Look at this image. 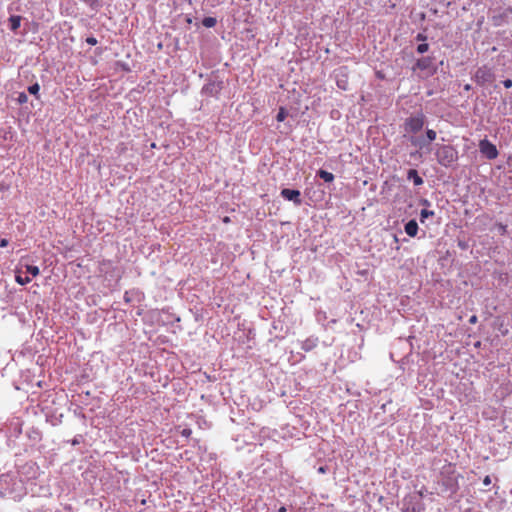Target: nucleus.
Here are the masks:
<instances>
[{
	"mask_svg": "<svg viewBox=\"0 0 512 512\" xmlns=\"http://www.w3.org/2000/svg\"><path fill=\"white\" fill-rule=\"evenodd\" d=\"M436 159L442 166L449 167L458 159V152L452 145H439L436 148Z\"/></svg>",
	"mask_w": 512,
	"mask_h": 512,
	"instance_id": "nucleus-1",
	"label": "nucleus"
},
{
	"mask_svg": "<svg viewBox=\"0 0 512 512\" xmlns=\"http://www.w3.org/2000/svg\"><path fill=\"white\" fill-rule=\"evenodd\" d=\"M425 123V116L421 113L416 116H411L405 120L404 129L406 132L417 133Z\"/></svg>",
	"mask_w": 512,
	"mask_h": 512,
	"instance_id": "nucleus-2",
	"label": "nucleus"
},
{
	"mask_svg": "<svg viewBox=\"0 0 512 512\" xmlns=\"http://www.w3.org/2000/svg\"><path fill=\"white\" fill-rule=\"evenodd\" d=\"M479 150L489 160L496 159L499 154L496 146L488 139L479 142Z\"/></svg>",
	"mask_w": 512,
	"mask_h": 512,
	"instance_id": "nucleus-3",
	"label": "nucleus"
},
{
	"mask_svg": "<svg viewBox=\"0 0 512 512\" xmlns=\"http://www.w3.org/2000/svg\"><path fill=\"white\" fill-rule=\"evenodd\" d=\"M281 196L286 200L293 201L297 206L302 203L301 193L299 190L284 188L281 190Z\"/></svg>",
	"mask_w": 512,
	"mask_h": 512,
	"instance_id": "nucleus-4",
	"label": "nucleus"
},
{
	"mask_svg": "<svg viewBox=\"0 0 512 512\" xmlns=\"http://www.w3.org/2000/svg\"><path fill=\"white\" fill-rule=\"evenodd\" d=\"M492 72L486 67L479 68L475 73L477 83L484 84L492 80Z\"/></svg>",
	"mask_w": 512,
	"mask_h": 512,
	"instance_id": "nucleus-5",
	"label": "nucleus"
},
{
	"mask_svg": "<svg viewBox=\"0 0 512 512\" xmlns=\"http://www.w3.org/2000/svg\"><path fill=\"white\" fill-rule=\"evenodd\" d=\"M26 257L21 258L19 262V269L23 270L25 274H31L33 277H36L39 275L40 270L38 266L30 265L29 263L25 262Z\"/></svg>",
	"mask_w": 512,
	"mask_h": 512,
	"instance_id": "nucleus-6",
	"label": "nucleus"
},
{
	"mask_svg": "<svg viewBox=\"0 0 512 512\" xmlns=\"http://www.w3.org/2000/svg\"><path fill=\"white\" fill-rule=\"evenodd\" d=\"M432 66V58L431 57H422L420 59H418L415 63V65L413 66V71H416L417 69L418 70H428L430 69Z\"/></svg>",
	"mask_w": 512,
	"mask_h": 512,
	"instance_id": "nucleus-7",
	"label": "nucleus"
},
{
	"mask_svg": "<svg viewBox=\"0 0 512 512\" xmlns=\"http://www.w3.org/2000/svg\"><path fill=\"white\" fill-rule=\"evenodd\" d=\"M405 232L410 237H415L418 233V224L415 220H410L405 225Z\"/></svg>",
	"mask_w": 512,
	"mask_h": 512,
	"instance_id": "nucleus-8",
	"label": "nucleus"
},
{
	"mask_svg": "<svg viewBox=\"0 0 512 512\" xmlns=\"http://www.w3.org/2000/svg\"><path fill=\"white\" fill-rule=\"evenodd\" d=\"M23 273V270L19 268L16 269L15 280L20 285H26L31 281V279L27 275L23 276Z\"/></svg>",
	"mask_w": 512,
	"mask_h": 512,
	"instance_id": "nucleus-9",
	"label": "nucleus"
},
{
	"mask_svg": "<svg viewBox=\"0 0 512 512\" xmlns=\"http://www.w3.org/2000/svg\"><path fill=\"white\" fill-rule=\"evenodd\" d=\"M408 179H412L413 183L418 186L423 183V179L419 176L418 172L415 169H410L408 171Z\"/></svg>",
	"mask_w": 512,
	"mask_h": 512,
	"instance_id": "nucleus-10",
	"label": "nucleus"
},
{
	"mask_svg": "<svg viewBox=\"0 0 512 512\" xmlns=\"http://www.w3.org/2000/svg\"><path fill=\"white\" fill-rule=\"evenodd\" d=\"M317 176L323 179L325 182H332L334 180V175L331 172L320 169L317 172Z\"/></svg>",
	"mask_w": 512,
	"mask_h": 512,
	"instance_id": "nucleus-11",
	"label": "nucleus"
},
{
	"mask_svg": "<svg viewBox=\"0 0 512 512\" xmlns=\"http://www.w3.org/2000/svg\"><path fill=\"white\" fill-rule=\"evenodd\" d=\"M10 28L12 31H16L20 27L21 17L20 16H11L9 18Z\"/></svg>",
	"mask_w": 512,
	"mask_h": 512,
	"instance_id": "nucleus-12",
	"label": "nucleus"
},
{
	"mask_svg": "<svg viewBox=\"0 0 512 512\" xmlns=\"http://www.w3.org/2000/svg\"><path fill=\"white\" fill-rule=\"evenodd\" d=\"M217 23V20L216 18L214 17H205L203 20H202V24L203 26H205L206 28H212L216 25Z\"/></svg>",
	"mask_w": 512,
	"mask_h": 512,
	"instance_id": "nucleus-13",
	"label": "nucleus"
},
{
	"mask_svg": "<svg viewBox=\"0 0 512 512\" xmlns=\"http://www.w3.org/2000/svg\"><path fill=\"white\" fill-rule=\"evenodd\" d=\"M39 90L40 86L38 83H34L33 85L28 87V92L34 96H36L37 99H39Z\"/></svg>",
	"mask_w": 512,
	"mask_h": 512,
	"instance_id": "nucleus-14",
	"label": "nucleus"
},
{
	"mask_svg": "<svg viewBox=\"0 0 512 512\" xmlns=\"http://www.w3.org/2000/svg\"><path fill=\"white\" fill-rule=\"evenodd\" d=\"M433 215L434 211L422 209L420 212V221L423 223L426 218L431 217Z\"/></svg>",
	"mask_w": 512,
	"mask_h": 512,
	"instance_id": "nucleus-15",
	"label": "nucleus"
},
{
	"mask_svg": "<svg viewBox=\"0 0 512 512\" xmlns=\"http://www.w3.org/2000/svg\"><path fill=\"white\" fill-rule=\"evenodd\" d=\"M316 346L315 342L313 340H306L303 345H302V348L306 351H309L311 350L312 348H314Z\"/></svg>",
	"mask_w": 512,
	"mask_h": 512,
	"instance_id": "nucleus-16",
	"label": "nucleus"
},
{
	"mask_svg": "<svg viewBox=\"0 0 512 512\" xmlns=\"http://www.w3.org/2000/svg\"><path fill=\"white\" fill-rule=\"evenodd\" d=\"M286 116H287V113H286L285 109L284 108H280L279 112H278V114L276 116V119H277V121L282 122V121L285 120Z\"/></svg>",
	"mask_w": 512,
	"mask_h": 512,
	"instance_id": "nucleus-17",
	"label": "nucleus"
},
{
	"mask_svg": "<svg viewBox=\"0 0 512 512\" xmlns=\"http://www.w3.org/2000/svg\"><path fill=\"white\" fill-rule=\"evenodd\" d=\"M429 49V45L427 43H422L417 46V52L423 54L427 52Z\"/></svg>",
	"mask_w": 512,
	"mask_h": 512,
	"instance_id": "nucleus-18",
	"label": "nucleus"
},
{
	"mask_svg": "<svg viewBox=\"0 0 512 512\" xmlns=\"http://www.w3.org/2000/svg\"><path fill=\"white\" fill-rule=\"evenodd\" d=\"M426 136H427L428 140L430 142H432V141H434L436 139L437 134H436V132L434 130L428 129L426 131Z\"/></svg>",
	"mask_w": 512,
	"mask_h": 512,
	"instance_id": "nucleus-19",
	"label": "nucleus"
},
{
	"mask_svg": "<svg viewBox=\"0 0 512 512\" xmlns=\"http://www.w3.org/2000/svg\"><path fill=\"white\" fill-rule=\"evenodd\" d=\"M180 433L183 437L189 438L192 434V430L190 428H185Z\"/></svg>",
	"mask_w": 512,
	"mask_h": 512,
	"instance_id": "nucleus-20",
	"label": "nucleus"
},
{
	"mask_svg": "<svg viewBox=\"0 0 512 512\" xmlns=\"http://www.w3.org/2000/svg\"><path fill=\"white\" fill-rule=\"evenodd\" d=\"M86 42H87V44H89L91 46H95L98 43L97 39L95 37H92V36L86 38Z\"/></svg>",
	"mask_w": 512,
	"mask_h": 512,
	"instance_id": "nucleus-21",
	"label": "nucleus"
},
{
	"mask_svg": "<svg viewBox=\"0 0 512 512\" xmlns=\"http://www.w3.org/2000/svg\"><path fill=\"white\" fill-rule=\"evenodd\" d=\"M18 102L23 104L27 102V96L25 93H20L18 96Z\"/></svg>",
	"mask_w": 512,
	"mask_h": 512,
	"instance_id": "nucleus-22",
	"label": "nucleus"
},
{
	"mask_svg": "<svg viewBox=\"0 0 512 512\" xmlns=\"http://www.w3.org/2000/svg\"><path fill=\"white\" fill-rule=\"evenodd\" d=\"M346 84H347L346 81H339V80L337 81V86L343 90H346V88H347Z\"/></svg>",
	"mask_w": 512,
	"mask_h": 512,
	"instance_id": "nucleus-23",
	"label": "nucleus"
},
{
	"mask_svg": "<svg viewBox=\"0 0 512 512\" xmlns=\"http://www.w3.org/2000/svg\"><path fill=\"white\" fill-rule=\"evenodd\" d=\"M503 85L505 88H511L512 87V80L511 79H506L503 81Z\"/></svg>",
	"mask_w": 512,
	"mask_h": 512,
	"instance_id": "nucleus-24",
	"label": "nucleus"
},
{
	"mask_svg": "<svg viewBox=\"0 0 512 512\" xmlns=\"http://www.w3.org/2000/svg\"><path fill=\"white\" fill-rule=\"evenodd\" d=\"M416 39L418 41H426L427 40V36L422 34V33H419V34H417Z\"/></svg>",
	"mask_w": 512,
	"mask_h": 512,
	"instance_id": "nucleus-25",
	"label": "nucleus"
},
{
	"mask_svg": "<svg viewBox=\"0 0 512 512\" xmlns=\"http://www.w3.org/2000/svg\"><path fill=\"white\" fill-rule=\"evenodd\" d=\"M483 484H484V485H486V486H488V485H490V484H491V478H490V476H488V475H487V476H485V478L483 479Z\"/></svg>",
	"mask_w": 512,
	"mask_h": 512,
	"instance_id": "nucleus-26",
	"label": "nucleus"
},
{
	"mask_svg": "<svg viewBox=\"0 0 512 512\" xmlns=\"http://www.w3.org/2000/svg\"><path fill=\"white\" fill-rule=\"evenodd\" d=\"M7 245H8V240L7 239L3 238V239L0 240V247L1 248L6 247Z\"/></svg>",
	"mask_w": 512,
	"mask_h": 512,
	"instance_id": "nucleus-27",
	"label": "nucleus"
},
{
	"mask_svg": "<svg viewBox=\"0 0 512 512\" xmlns=\"http://www.w3.org/2000/svg\"><path fill=\"white\" fill-rule=\"evenodd\" d=\"M499 227H500L501 233H502V234H505V233H506V231H507V226H506V225H503V224H500V225H499Z\"/></svg>",
	"mask_w": 512,
	"mask_h": 512,
	"instance_id": "nucleus-28",
	"label": "nucleus"
},
{
	"mask_svg": "<svg viewBox=\"0 0 512 512\" xmlns=\"http://www.w3.org/2000/svg\"><path fill=\"white\" fill-rule=\"evenodd\" d=\"M326 471H327V468L325 466H320L318 468V473L324 474V473H326Z\"/></svg>",
	"mask_w": 512,
	"mask_h": 512,
	"instance_id": "nucleus-29",
	"label": "nucleus"
},
{
	"mask_svg": "<svg viewBox=\"0 0 512 512\" xmlns=\"http://www.w3.org/2000/svg\"><path fill=\"white\" fill-rule=\"evenodd\" d=\"M410 141H411L412 145H415V146L418 145V141L415 137H411Z\"/></svg>",
	"mask_w": 512,
	"mask_h": 512,
	"instance_id": "nucleus-30",
	"label": "nucleus"
},
{
	"mask_svg": "<svg viewBox=\"0 0 512 512\" xmlns=\"http://www.w3.org/2000/svg\"><path fill=\"white\" fill-rule=\"evenodd\" d=\"M278 512H287V509L285 506H281L278 510Z\"/></svg>",
	"mask_w": 512,
	"mask_h": 512,
	"instance_id": "nucleus-31",
	"label": "nucleus"
},
{
	"mask_svg": "<svg viewBox=\"0 0 512 512\" xmlns=\"http://www.w3.org/2000/svg\"><path fill=\"white\" fill-rule=\"evenodd\" d=\"M230 221L229 217H224L223 222L228 223Z\"/></svg>",
	"mask_w": 512,
	"mask_h": 512,
	"instance_id": "nucleus-32",
	"label": "nucleus"
},
{
	"mask_svg": "<svg viewBox=\"0 0 512 512\" xmlns=\"http://www.w3.org/2000/svg\"><path fill=\"white\" fill-rule=\"evenodd\" d=\"M469 320L474 321V320H477V318L475 315H473V316H471V318Z\"/></svg>",
	"mask_w": 512,
	"mask_h": 512,
	"instance_id": "nucleus-33",
	"label": "nucleus"
}]
</instances>
